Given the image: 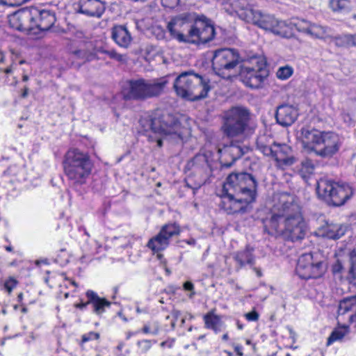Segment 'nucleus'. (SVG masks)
I'll return each instance as SVG.
<instances>
[{
	"instance_id": "f257e3e1",
	"label": "nucleus",
	"mask_w": 356,
	"mask_h": 356,
	"mask_svg": "<svg viewBox=\"0 0 356 356\" xmlns=\"http://www.w3.org/2000/svg\"><path fill=\"white\" fill-rule=\"evenodd\" d=\"M167 29L172 38L184 43L206 44L216 35L212 21L195 13L176 15L168 23Z\"/></svg>"
},
{
	"instance_id": "f03ea898",
	"label": "nucleus",
	"mask_w": 356,
	"mask_h": 356,
	"mask_svg": "<svg viewBox=\"0 0 356 356\" xmlns=\"http://www.w3.org/2000/svg\"><path fill=\"white\" fill-rule=\"evenodd\" d=\"M139 122L143 131H152L159 135L155 138L149 136V139L155 140L159 147L163 146V140L181 146L186 141L187 128L182 126L178 118L171 113L156 111L147 117L142 118Z\"/></svg>"
},
{
	"instance_id": "7ed1b4c3",
	"label": "nucleus",
	"mask_w": 356,
	"mask_h": 356,
	"mask_svg": "<svg viewBox=\"0 0 356 356\" xmlns=\"http://www.w3.org/2000/svg\"><path fill=\"white\" fill-rule=\"evenodd\" d=\"M298 138L304 149L313 152L322 158H330L339 149L340 142L337 134L321 131L309 127H302Z\"/></svg>"
},
{
	"instance_id": "20e7f679",
	"label": "nucleus",
	"mask_w": 356,
	"mask_h": 356,
	"mask_svg": "<svg viewBox=\"0 0 356 356\" xmlns=\"http://www.w3.org/2000/svg\"><path fill=\"white\" fill-rule=\"evenodd\" d=\"M209 80L193 70L181 72L175 80L174 88L177 95L190 101L205 98L211 90Z\"/></svg>"
},
{
	"instance_id": "39448f33",
	"label": "nucleus",
	"mask_w": 356,
	"mask_h": 356,
	"mask_svg": "<svg viewBox=\"0 0 356 356\" xmlns=\"http://www.w3.org/2000/svg\"><path fill=\"white\" fill-rule=\"evenodd\" d=\"M168 83L165 77L146 80L144 79H131L127 81L123 90L126 101H144L161 95Z\"/></svg>"
},
{
	"instance_id": "423d86ee",
	"label": "nucleus",
	"mask_w": 356,
	"mask_h": 356,
	"mask_svg": "<svg viewBox=\"0 0 356 356\" xmlns=\"http://www.w3.org/2000/svg\"><path fill=\"white\" fill-rule=\"evenodd\" d=\"M63 165L67 178L79 185L86 182L92 168L90 156L78 149H71L67 152Z\"/></svg>"
},
{
	"instance_id": "0eeeda50",
	"label": "nucleus",
	"mask_w": 356,
	"mask_h": 356,
	"mask_svg": "<svg viewBox=\"0 0 356 356\" xmlns=\"http://www.w3.org/2000/svg\"><path fill=\"white\" fill-rule=\"evenodd\" d=\"M318 197L328 205H343L353 195V188L348 184H339L332 179H320L316 183Z\"/></svg>"
},
{
	"instance_id": "6e6552de",
	"label": "nucleus",
	"mask_w": 356,
	"mask_h": 356,
	"mask_svg": "<svg viewBox=\"0 0 356 356\" xmlns=\"http://www.w3.org/2000/svg\"><path fill=\"white\" fill-rule=\"evenodd\" d=\"M250 120V112L242 106H232L224 113L221 131L227 138L243 135Z\"/></svg>"
},
{
	"instance_id": "1a4fd4ad",
	"label": "nucleus",
	"mask_w": 356,
	"mask_h": 356,
	"mask_svg": "<svg viewBox=\"0 0 356 356\" xmlns=\"http://www.w3.org/2000/svg\"><path fill=\"white\" fill-rule=\"evenodd\" d=\"M326 269L325 259L319 252L305 253L298 259L296 271L305 280L316 279L321 277Z\"/></svg>"
},
{
	"instance_id": "9d476101",
	"label": "nucleus",
	"mask_w": 356,
	"mask_h": 356,
	"mask_svg": "<svg viewBox=\"0 0 356 356\" xmlns=\"http://www.w3.org/2000/svg\"><path fill=\"white\" fill-rule=\"evenodd\" d=\"M289 197L291 203L284 220L283 235L291 241H297L305 238L307 227L299 206L293 202L292 197Z\"/></svg>"
},
{
	"instance_id": "9b49d317",
	"label": "nucleus",
	"mask_w": 356,
	"mask_h": 356,
	"mask_svg": "<svg viewBox=\"0 0 356 356\" xmlns=\"http://www.w3.org/2000/svg\"><path fill=\"white\" fill-rule=\"evenodd\" d=\"M258 181L252 174L247 172H232L226 179L224 191H233L245 195L257 197Z\"/></svg>"
},
{
	"instance_id": "f8f14e48",
	"label": "nucleus",
	"mask_w": 356,
	"mask_h": 356,
	"mask_svg": "<svg viewBox=\"0 0 356 356\" xmlns=\"http://www.w3.org/2000/svg\"><path fill=\"white\" fill-rule=\"evenodd\" d=\"M241 62L242 59L236 49H220L214 51L212 68L216 74L225 77Z\"/></svg>"
},
{
	"instance_id": "ddd939ff",
	"label": "nucleus",
	"mask_w": 356,
	"mask_h": 356,
	"mask_svg": "<svg viewBox=\"0 0 356 356\" xmlns=\"http://www.w3.org/2000/svg\"><path fill=\"white\" fill-rule=\"evenodd\" d=\"M288 197V195H282L280 204L277 206V211H273L270 218H266L263 220L264 231L270 236L277 237L283 235L284 220L291 203V199L288 200L289 199Z\"/></svg>"
},
{
	"instance_id": "4468645a",
	"label": "nucleus",
	"mask_w": 356,
	"mask_h": 356,
	"mask_svg": "<svg viewBox=\"0 0 356 356\" xmlns=\"http://www.w3.org/2000/svg\"><path fill=\"white\" fill-rule=\"evenodd\" d=\"M222 207L228 214L247 213L252 210L251 204L257 197L222 189Z\"/></svg>"
},
{
	"instance_id": "2eb2a0df",
	"label": "nucleus",
	"mask_w": 356,
	"mask_h": 356,
	"mask_svg": "<svg viewBox=\"0 0 356 356\" xmlns=\"http://www.w3.org/2000/svg\"><path fill=\"white\" fill-rule=\"evenodd\" d=\"M253 16L254 18L251 19L250 22L282 38L289 37V29L284 21H280L273 15H264L257 10H255Z\"/></svg>"
},
{
	"instance_id": "dca6fc26",
	"label": "nucleus",
	"mask_w": 356,
	"mask_h": 356,
	"mask_svg": "<svg viewBox=\"0 0 356 356\" xmlns=\"http://www.w3.org/2000/svg\"><path fill=\"white\" fill-rule=\"evenodd\" d=\"M38 9L24 8L8 16V22L13 29L19 31L30 32L34 29Z\"/></svg>"
},
{
	"instance_id": "f3484780",
	"label": "nucleus",
	"mask_w": 356,
	"mask_h": 356,
	"mask_svg": "<svg viewBox=\"0 0 356 356\" xmlns=\"http://www.w3.org/2000/svg\"><path fill=\"white\" fill-rule=\"evenodd\" d=\"M240 74L246 86L252 88H259L268 76L269 71L266 64H261L257 68L243 66Z\"/></svg>"
},
{
	"instance_id": "a211bd4d",
	"label": "nucleus",
	"mask_w": 356,
	"mask_h": 356,
	"mask_svg": "<svg viewBox=\"0 0 356 356\" xmlns=\"http://www.w3.org/2000/svg\"><path fill=\"white\" fill-rule=\"evenodd\" d=\"M179 229L175 225H164L157 235L147 243V247L154 252L164 250L169 245L170 238L179 234Z\"/></svg>"
},
{
	"instance_id": "6ab92c4d",
	"label": "nucleus",
	"mask_w": 356,
	"mask_h": 356,
	"mask_svg": "<svg viewBox=\"0 0 356 356\" xmlns=\"http://www.w3.org/2000/svg\"><path fill=\"white\" fill-rule=\"evenodd\" d=\"M348 225L346 224L334 223L325 220L315 232L318 237L330 240H338L345 235L348 231Z\"/></svg>"
},
{
	"instance_id": "aec40b11",
	"label": "nucleus",
	"mask_w": 356,
	"mask_h": 356,
	"mask_svg": "<svg viewBox=\"0 0 356 356\" xmlns=\"http://www.w3.org/2000/svg\"><path fill=\"white\" fill-rule=\"evenodd\" d=\"M220 152H223L222 157L220 161L221 168H229L236 160L241 158L248 152V148L231 143L228 145H225Z\"/></svg>"
},
{
	"instance_id": "412c9836",
	"label": "nucleus",
	"mask_w": 356,
	"mask_h": 356,
	"mask_svg": "<svg viewBox=\"0 0 356 356\" xmlns=\"http://www.w3.org/2000/svg\"><path fill=\"white\" fill-rule=\"evenodd\" d=\"M273 159L282 165L290 166L293 165L297 159L292 148L286 144L274 143V154Z\"/></svg>"
},
{
	"instance_id": "4be33fe9",
	"label": "nucleus",
	"mask_w": 356,
	"mask_h": 356,
	"mask_svg": "<svg viewBox=\"0 0 356 356\" xmlns=\"http://www.w3.org/2000/svg\"><path fill=\"white\" fill-rule=\"evenodd\" d=\"M298 115L297 109L293 106L287 104L277 106L275 113L276 121L282 127L291 125L296 120Z\"/></svg>"
},
{
	"instance_id": "5701e85b",
	"label": "nucleus",
	"mask_w": 356,
	"mask_h": 356,
	"mask_svg": "<svg viewBox=\"0 0 356 356\" xmlns=\"http://www.w3.org/2000/svg\"><path fill=\"white\" fill-rule=\"evenodd\" d=\"M105 10V3L102 0H79V12L91 17H100Z\"/></svg>"
},
{
	"instance_id": "b1692460",
	"label": "nucleus",
	"mask_w": 356,
	"mask_h": 356,
	"mask_svg": "<svg viewBox=\"0 0 356 356\" xmlns=\"http://www.w3.org/2000/svg\"><path fill=\"white\" fill-rule=\"evenodd\" d=\"M111 38L120 47L127 49L131 42L132 36L127 26L123 25H115L111 29Z\"/></svg>"
},
{
	"instance_id": "393cba45",
	"label": "nucleus",
	"mask_w": 356,
	"mask_h": 356,
	"mask_svg": "<svg viewBox=\"0 0 356 356\" xmlns=\"http://www.w3.org/2000/svg\"><path fill=\"white\" fill-rule=\"evenodd\" d=\"M56 21L55 13L49 10H38L35 19L34 29L40 31H47L52 28Z\"/></svg>"
},
{
	"instance_id": "a878e982",
	"label": "nucleus",
	"mask_w": 356,
	"mask_h": 356,
	"mask_svg": "<svg viewBox=\"0 0 356 356\" xmlns=\"http://www.w3.org/2000/svg\"><path fill=\"white\" fill-rule=\"evenodd\" d=\"M230 4L233 10L243 20L250 22L251 19L254 18L253 15L256 10L247 0H230Z\"/></svg>"
},
{
	"instance_id": "bb28decb",
	"label": "nucleus",
	"mask_w": 356,
	"mask_h": 356,
	"mask_svg": "<svg viewBox=\"0 0 356 356\" xmlns=\"http://www.w3.org/2000/svg\"><path fill=\"white\" fill-rule=\"evenodd\" d=\"M211 152L196 154L191 161L192 166L207 175L211 172Z\"/></svg>"
},
{
	"instance_id": "cd10ccee",
	"label": "nucleus",
	"mask_w": 356,
	"mask_h": 356,
	"mask_svg": "<svg viewBox=\"0 0 356 356\" xmlns=\"http://www.w3.org/2000/svg\"><path fill=\"white\" fill-rule=\"evenodd\" d=\"M88 302L93 307V312L97 315H101L105 312L106 307H109L111 302L106 298H100L95 291L89 290L86 292Z\"/></svg>"
},
{
	"instance_id": "c85d7f7f",
	"label": "nucleus",
	"mask_w": 356,
	"mask_h": 356,
	"mask_svg": "<svg viewBox=\"0 0 356 356\" xmlns=\"http://www.w3.org/2000/svg\"><path fill=\"white\" fill-rule=\"evenodd\" d=\"M253 251L252 248L247 245L245 250L235 253L234 259L239 265V268L243 267L245 264L253 265L254 264Z\"/></svg>"
},
{
	"instance_id": "c756f323",
	"label": "nucleus",
	"mask_w": 356,
	"mask_h": 356,
	"mask_svg": "<svg viewBox=\"0 0 356 356\" xmlns=\"http://www.w3.org/2000/svg\"><path fill=\"white\" fill-rule=\"evenodd\" d=\"M348 312H355L350 316V320L353 321L354 319H356V296L346 298L339 302V314L343 315Z\"/></svg>"
},
{
	"instance_id": "7c9ffc66",
	"label": "nucleus",
	"mask_w": 356,
	"mask_h": 356,
	"mask_svg": "<svg viewBox=\"0 0 356 356\" xmlns=\"http://www.w3.org/2000/svg\"><path fill=\"white\" fill-rule=\"evenodd\" d=\"M205 327L213 330L215 332L219 331L218 324L220 322V317L214 314V310H211L204 316Z\"/></svg>"
},
{
	"instance_id": "2f4dec72",
	"label": "nucleus",
	"mask_w": 356,
	"mask_h": 356,
	"mask_svg": "<svg viewBox=\"0 0 356 356\" xmlns=\"http://www.w3.org/2000/svg\"><path fill=\"white\" fill-rule=\"evenodd\" d=\"M348 256L350 268L348 270V278L350 282L356 286V248L350 251Z\"/></svg>"
},
{
	"instance_id": "473e14b6",
	"label": "nucleus",
	"mask_w": 356,
	"mask_h": 356,
	"mask_svg": "<svg viewBox=\"0 0 356 356\" xmlns=\"http://www.w3.org/2000/svg\"><path fill=\"white\" fill-rule=\"evenodd\" d=\"M302 31L316 38H323L326 34V29L317 24L303 27Z\"/></svg>"
},
{
	"instance_id": "72a5a7b5",
	"label": "nucleus",
	"mask_w": 356,
	"mask_h": 356,
	"mask_svg": "<svg viewBox=\"0 0 356 356\" xmlns=\"http://www.w3.org/2000/svg\"><path fill=\"white\" fill-rule=\"evenodd\" d=\"M265 136L258 138L257 140V148L265 156L273 158L274 154V143L272 145H267L264 143Z\"/></svg>"
},
{
	"instance_id": "f704fd0d",
	"label": "nucleus",
	"mask_w": 356,
	"mask_h": 356,
	"mask_svg": "<svg viewBox=\"0 0 356 356\" xmlns=\"http://www.w3.org/2000/svg\"><path fill=\"white\" fill-rule=\"evenodd\" d=\"M349 0H330V8L334 12H341L348 10L350 9Z\"/></svg>"
},
{
	"instance_id": "c9c22d12",
	"label": "nucleus",
	"mask_w": 356,
	"mask_h": 356,
	"mask_svg": "<svg viewBox=\"0 0 356 356\" xmlns=\"http://www.w3.org/2000/svg\"><path fill=\"white\" fill-rule=\"evenodd\" d=\"M77 58L83 60V63L90 62L97 59V55L95 52L87 50H77L74 52Z\"/></svg>"
},
{
	"instance_id": "e433bc0d",
	"label": "nucleus",
	"mask_w": 356,
	"mask_h": 356,
	"mask_svg": "<svg viewBox=\"0 0 356 356\" xmlns=\"http://www.w3.org/2000/svg\"><path fill=\"white\" fill-rule=\"evenodd\" d=\"M300 172L302 173L311 175L314 173L316 165L314 161L310 159H305L301 161Z\"/></svg>"
},
{
	"instance_id": "4c0bfd02",
	"label": "nucleus",
	"mask_w": 356,
	"mask_h": 356,
	"mask_svg": "<svg viewBox=\"0 0 356 356\" xmlns=\"http://www.w3.org/2000/svg\"><path fill=\"white\" fill-rule=\"evenodd\" d=\"M347 333L344 327L335 329L327 339V345L330 346L334 341L341 339Z\"/></svg>"
},
{
	"instance_id": "58836bf2",
	"label": "nucleus",
	"mask_w": 356,
	"mask_h": 356,
	"mask_svg": "<svg viewBox=\"0 0 356 356\" xmlns=\"http://www.w3.org/2000/svg\"><path fill=\"white\" fill-rule=\"evenodd\" d=\"M293 70L288 65L280 67L276 73L277 77L282 80L289 79L293 74Z\"/></svg>"
},
{
	"instance_id": "ea45409f",
	"label": "nucleus",
	"mask_w": 356,
	"mask_h": 356,
	"mask_svg": "<svg viewBox=\"0 0 356 356\" xmlns=\"http://www.w3.org/2000/svg\"><path fill=\"white\" fill-rule=\"evenodd\" d=\"M99 52L105 54L109 56V58L114 59L119 62H124L125 58L124 56L122 54H118L115 50L111 49V50H106L100 49L98 50Z\"/></svg>"
},
{
	"instance_id": "a19ab883",
	"label": "nucleus",
	"mask_w": 356,
	"mask_h": 356,
	"mask_svg": "<svg viewBox=\"0 0 356 356\" xmlns=\"http://www.w3.org/2000/svg\"><path fill=\"white\" fill-rule=\"evenodd\" d=\"M344 268L339 260H337L332 266V272L334 275L341 274Z\"/></svg>"
},
{
	"instance_id": "79ce46f5",
	"label": "nucleus",
	"mask_w": 356,
	"mask_h": 356,
	"mask_svg": "<svg viewBox=\"0 0 356 356\" xmlns=\"http://www.w3.org/2000/svg\"><path fill=\"white\" fill-rule=\"evenodd\" d=\"M180 2V0H161V4L163 7L175 8Z\"/></svg>"
},
{
	"instance_id": "37998d69",
	"label": "nucleus",
	"mask_w": 356,
	"mask_h": 356,
	"mask_svg": "<svg viewBox=\"0 0 356 356\" xmlns=\"http://www.w3.org/2000/svg\"><path fill=\"white\" fill-rule=\"evenodd\" d=\"M99 334L97 332H90L82 336V342L85 343L92 339H98Z\"/></svg>"
},
{
	"instance_id": "c03bdc74",
	"label": "nucleus",
	"mask_w": 356,
	"mask_h": 356,
	"mask_svg": "<svg viewBox=\"0 0 356 356\" xmlns=\"http://www.w3.org/2000/svg\"><path fill=\"white\" fill-rule=\"evenodd\" d=\"M17 284V281L13 277H10L9 280L6 281L4 284V286L8 293H10L13 288L15 287Z\"/></svg>"
},
{
	"instance_id": "a18cd8bd",
	"label": "nucleus",
	"mask_w": 356,
	"mask_h": 356,
	"mask_svg": "<svg viewBox=\"0 0 356 356\" xmlns=\"http://www.w3.org/2000/svg\"><path fill=\"white\" fill-rule=\"evenodd\" d=\"M138 346H140L143 352H147L151 348V341L149 340H142L138 342Z\"/></svg>"
},
{
	"instance_id": "49530a36",
	"label": "nucleus",
	"mask_w": 356,
	"mask_h": 356,
	"mask_svg": "<svg viewBox=\"0 0 356 356\" xmlns=\"http://www.w3.org/2000/svg\"><path fill=\"white\" fill-rule=\"evenodd\" d=\"M246 319L250 321H256L259 319V314L256 311H252L245 314Z\"/></svg>"
},
{
	"instance_id": "de8ad7c7",
	"label": "nucleus",
	"mask_w": 356,
	"mask_h": 356,
	"mask_svg": "<svg viewBox=\"0 0 356 356\" xmlns=\"http://www.w3.org/2000/svg\"><path fill=\"white\" fill-rule=\"evenodd\" d=\"M183 286H184V290L191 291V293L189 295V297L192 298L193 296L195 293L194 291L193 284L190 281H187V282H184Z\"/></svg>"
},
{
	"instance_id": "09e8293b",
	"label": "nucleus",
	"mask_w": 356,
	"mask_h": 356,
	"mask_svg": "<svg viewBox=\"0 0 356 356\" xmlns=\"http://www.w3.org/2000/svg\"><path fill=\"white\" fill-rule=\"evenodd\" d=\"M344 38L348 45L356 46V35H348Z\"/></svg>"
},
{
	"instance_id": "8fccbe9b",
	"label": "nucleus",
	"mask_w": 356,
	"mask_h": 356,
	"mask_svg": "<svg viewBox=\"0 0 356 356\" xmlns=\"http://www.w3.org/2000/svg\"><path fill=\"white\" fill-rule=\"evenodd\" d=\"M171 314L173 318V320L177 321L179 316H181V312L179 310L174 309L172 310Z\"/></svg>"
},
{
	"instance_id": "3c124183",
	"label": "nucleus",
	"mask_w": 356,
	"mask_h": 356,
	"mask_svg": "<svg viewBox=\"0 0 356 356\" xmlns=\"http://www.w3.org/2000/svg\"><path fill=\"white\" fill-rule=\"evenodd\" d=\"M234 350L236 351V354L238 356H243V352H242V346L239 345H236L234 346Z\"/></svg>"
},
{
	"instance_id": "603ef678",
	"label": "nucleus",
	"mask_w": 356,
	"mask_h": 356,
	"mask_svg": "<svg viewBox=\"0 0 356 356\" xmlns=\"http://www.w3.org/2000/svg\"><path fill=\"white\" fill-rule=\"evenodd\" d=\"M90 304V302H88V300L86 302H81V303H79V304H77L76 305V307L77 308H79L80 309H85L88 305Z\"/></svg>"
},
{
	"instance_id": "864d4df0",
	"label": "nucleus",
	"mask_w": 356,
	"mask_h": 356,
	"mask_svg": "<svg viewBox=\"0 0 356 356\" xmlns=\"http://www.w3.org/2000/svg\"><path fill=\"white\" fill-rule=\"evenodd\" d=\"M3 72L7 74H11L13 72V68L12 66H10L8 67H6V69H3L0 67V72Z\"/></svg>"
},
{
	"instance_id": "5fc2aeb1",
	"label": "nucleus",
	"mask_w": 356,
	"mask_h": 356,
	"mask_svg": "<svg viewBox=\"0 0 356 356\" xmlns=\"http://www.w3.org/2000/svg\"><path fill=\"white\" fill-rule=\"evenodd\" d=\"M159 332V323L156 322L154 324V330L152 332V333L154 334V335H157Z\"/></svg>"
},
{
	"instance_id": "6e6d98bb",
	"label": "nucleus",
	"mask_w": 356,
	"mask_h": 356,
	"mask_svg": "<svg viewBox=\"0 0 356 356\" xmlns=\"http://www.w3.org/2000/svg\"><path fill=\"white\" fill-rule=\"evenodd\" d=\"M29 92V88L25 87L23 92L22 93V97L25 98L27 97Z\"/></svg>"
},
{
	"instance_id": "4d7b16f0",
	"label": "nucleus",
	"mask_w": 356,
	"mask_h": 356,
	"mask_svg": "<svg viewBox=\"0 0 356 356\" xmlns=\"http://www.w3.org/2000/svg\"><path fill=\"white\" fill-rule=\"evenodd\" d=\"M143 332L145 334L149 333L150 332L149 327L148 325H145L143 328Z\"/></svg>"
},
{
	"instance_id": "13d9d810",
	"label": "nucleus",
	"mask_w": 356,
	"mask_h": 356,
	"mask_svg": "<svg viewBox=\"0 0 356 356\" xmlns=\"http://www.w3.org/2000/svg\"><path fill=\"white\" fill-rule=\"evenodd\" d=\"M254 270H255L257 275L258 277H261L262 276V273L261 272V270L257 268H254Z\"/></svg>"
},
{
	"instance_id": "bf43d9fd",
	"label": "nucleus",
	"mask_w": 356,
	"mask_h": 356,
	"mask_svg": "<svg viewBox=\"0 0 356 356\" xmlns=\"http://www.w3.org/2000/svg\"><path fill=\"white\" fill-rule=\"evenodd\" d=\"M236 325L239 330H242L243 328V325L239 322V321H237Z\"/></svg>"
},
{
	"instance_id": "052dcab7",
	"label": "nucleus",
	"mask_w": 356,
	"mask_h": 356,
	"mask_svg": "<svg viewBox=\"0 0 356 356\" xmlns=\"http://www.w3.org/2000/svg\"><path fill=\"white\" fill-rule=\"evenodd\" d=\"M17 299H18L19 302H21L22 300V299H23V293H20L18 294Z\"/></svg>"
},
{
	"instance_id": "680f3d73",
	"label": "nucleus",
	"mask_w": 356,
	"mask_h": 356,
	"mask_svg": "<svg viewBox=\"0 0 356 356\" xmlns=\"http://www.w3.org/2000/svg\"><path fill=\"white\" fill-rule=\"evenodd\" d=\"M176 321L175 320H172V321L171 322V327L172 329H175V326H176Z\"/></svg>"
},
{
	"instance_id": "e2e57ef3",
	"label": "nucleus",
	"mask_w": 356,
	"mask_h": 356,
	"mask_svg": "<svg viewBox=\"0 0 356 356\" xmlns=\"http://www.w3.org/2000/svg\"><path fill=\"white\" fill-rule=\"evenodd\" d=\"M6 248V250L7 251H8V252H11V251H13V248H12V246H10V245L6 246V248Z\"/></svg>"
},
{
	"instance_id": "0e129e2a",
	"label": "nucleus",
	"mask_w": 356,
	"mask_h": 356,
	"mask_svg": "<svg viewBox=\"0 0 356 356\" xmlns=\"http://www.w3.org/2000/svg\"><path fill=\"white\" fill-rule=\"evenodd\" d=\"M28 80H29V76H28L27 75H24V76H22V81H28Z\"/></svg>"
},
{
	"instance_id": "69168bd1",
	"label": "nucleus",
	"mask_w": 356,
	"mask_h": 356,
	"mask_svg": "<svg viewBox=\"0 0 356 356\" xmlns=\"http://www.w3.org/2000/svg\"><path fill=\"white\" fill-rule=\"evenodd\" d=\"M228 338H229V337H228V334L227 333L223 334V336H222V339L223 340L226 341V340L228 339Z\"/></svg>"
},
{
	"instance_id": "338daca9",
	"label": "nucleus",
	"mask_w": 356,
	"mask_h": 356,
	"mask_svg": "<svg viewBox=\"0 0 356 356\" xmlns=\"http://www.w3.org/2000/svg\"><path fill=\"white\" fill-rule=\"evenodd\" d=\"M5 60V56L3 55H1L0 57V63H3Z\"/></svg>"
},
{
	"instance_id": "774afa93",
	"label": "nucleus",
	"mask_w": 356,
	"mask_h": 356,
	"mask_svg": "<svg viewBox=\"0 0 356 356\" xmlns=\"http://www.w3.org/2000/svg\"><path fill=\"white\" fill-rule=\"evenodd\" d=\"M224 352H225V353L227 354V356H232V353L231 352L227 351V350H225Z\"/></svg>"
}]
</instances>
